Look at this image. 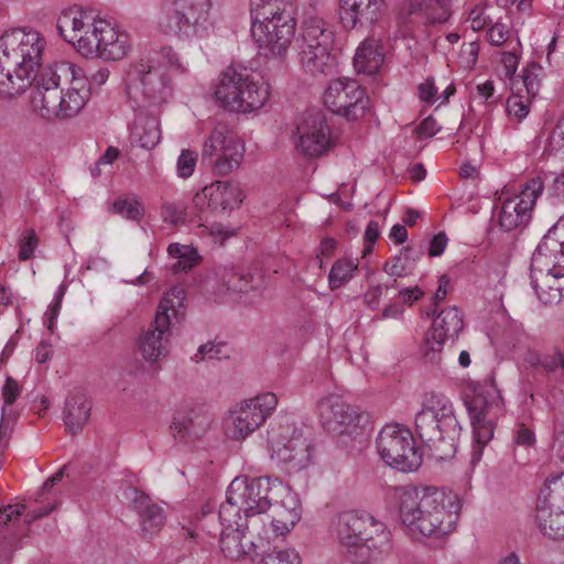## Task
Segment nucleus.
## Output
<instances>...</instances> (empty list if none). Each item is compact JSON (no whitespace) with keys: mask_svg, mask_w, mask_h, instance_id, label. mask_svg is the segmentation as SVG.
<instances>
[{"mask_svg":"<svg viewBox=\"0 0 564 564\" xmlns=\"http://www.w3.org/2000/svg\"><path fill=\"white\" fill-rule=\"evenodd\" d=\"M46 41L35 30L13 29L0 36V98L11 100L33 84L32 106L43 118L76 117L91 96L84 70L68 61L43 68Z\"/></svg>","mask_w":564,"mask_h":564,"instance_id":"f257e3e1","label":"nucleus"},{"mask_svg":"<svg viewBox=\"0 0 564 564\" xmlns=\"http://www.w3.org/2000/svg\"><path fill=\"white\" fill-rule=\"evenodd\" d=\"M400 522L412 534L440 539L454 530L459 501L436 487L402 486L394 489Z\"/></svg>","mask_w":564,"mask_h":564,"instance_id":"f03ea898","label":"nucleus"},{"mask_svg":"<svg viewBox=\"0 0 564 564\" xmlns=\"http://www.w3.org/2000/svg\"><path fill=\"white\" fill-rule=\"evenodd\" d=\"M285 486L270 477H237L226 494V501L220 505L218 518L230 522L232 518H242L250 523L254 533L261 535L259 522L264 523L260 516L267 513L273 501L280 498Z\"/></svg>","mask_w":564,"mask_h":564,"instance_id":"7ed1b4c3","label":"nucleus"},{"mask_svg":"<svg viewBox=\"0 0 564 564\" xmlns=\"http://www.w3.org/2000/svg\"><path fill=\"white\" fill-rule=\"evenodd\" d=\"M415 432L437 459L455 455L462 427L451 400L441 393H426L415 415Z\"/></svg>","mask_w":564,"mask_h":564,"instance_id":"20e7f679","label":"nucleus"},{"mask_svg":"<svg viewBox=\"0 0 564 564\" xmlns=\"http://www.w3.org/2000/svg\"><path fill=\"white\" fill-rule=\"evenodd\" d=\"M332 531L339 544L350 554L367 553L377 558L392 550V533L372 514L346 510L332 520Z\"/></svg>","mask_w":564,"mask_h":564,"instance_id":"39448f33","label":"nucleus"},{"mask_svg":"<svg viewBox=\"0 0 564 564\" xmlns=\"http://www.w3.org/2000/svg\"><path fill=\"white\" fill-rule=\"evenodd\" d=\"M269 97V85L257 80L241 66L223 70L214 89V98L221 108L241 113L260 109Z\"/></svg>","mask_w":564,"mask_h":564,"instance_id":"423d86ee","label":"nucleus"},{"mask_svg":"<svg viewBox=\"0 0 564 564\" xmlns=\"http://www.w3.org/2000/svg\"><path fill=\"white\" fill-rule=\"evenodd\" d=\"M183 289L172 288L161 300L153 322L140 333L137 347L145 361L155 364L169 355L172 318L183 314Z\"/></svg>","mask_w":564,"mask_h":564,"instance_id":"0eeeda50","label":"nucleus"},{"mask_svg":"<svg viewBox=\"0 0 564 564\" xmlns=\"http://www.w3.org/2000/svg\"><path fill=\"white\" fill-rule=\"evenodd\" d=\"M166 74L151 61L140 59L129 66L126 93L138 109L158 107L171 96Z\"/></svg>","mask_w":564,"mask_h":564,"instance_id":"6e6552de","label":"nucleus"},{"mask_svg":"<svg viewBox=\"0 0 564 564\" xmlns=\"http://www.w3.org/2000/svg\"><path fill=\"white\" fill-rule=\"evenodd\" d=\"M212 0H164L161 25L166 34L183 39L202 37L210 25Z\"/></svg>","mask_w":564,"mask_h":564,"instance_id":"1a4fd4ad","label":"nucleus"},{"mask_svg":"<svg viewBox=\"0 0 564 564\" xmlns=\"http://www.w3.org/2000/svg\"><path fill=\"white\" fill-rule=\"evenodd\" d=\"M334 37V30L324 19L311 17L303 22L300 61L306 73L315 76L332 69Z\"/></svg>","mask_w":564,"mask_h":564,"instance_id":"9d476101","label":"nucleus"},{"mask_svg":"<svg viewBox=\"0 0 564 564\" xmlns=\"http://www.w3.org/2000/svg\"><path fill=\"white\" fill-rule=\"evenodd\" d=\"M474 397L466 403L474 433L473 462L494 436L495 419L501 411L502 398L494 384H477Z\"/></svg>","mask_w":564,"mask_h":564,"instance_id":"9b49d317","label":"nucleus"},{"mask_svg":"<svg viewBox=\"0 0 564 564\" xmlns=\"http://www.w3.org/2000/svg\"><path fill=\"white\" fill-rule=\"evenodd\" d=\"M377 449L388 466L402 473L414 471L422 464V454L412 432L401 424H388L381 429L377 437Z\"/></svg>","mask_w":564,"mask_h":564,"instance_id":"f8f14e48","label":"nucleus"},{"mask_svg":"<svg viewBox=\"0 0 564 564\" xmlns=\"http://www.w3.org/2000/svg\"><path fill=\"white\" fill-rule=\"evenodd\" d=\"M102 19L93 11L73 7L64 10L57 21L58 33L85 57H94L98 51V37Z\"/></svg>","mask_w":564,"mask_h":564,"instance_id":"ddd939ff","label":"nucleus"},{"mask_svg":"<svg viewBox=\"0 0 564 564\" xmlns=\"http://www.w3.org/2000/svg\"><path fill=\"white\" fill-rule=\"evenodd\" d=\"M245 151V143L226 124L218 123L203 144L202 159L209 162L215 174L225 176L239 169Z\"/></svg>","mask_w":564,"mask_h":564,"instance_id":"4468645a","label":"nucleus"},{"mask_svg":"<svg viewBox=\"0 0 564 564\" xmlns=\"http://www.w3.org/2000/svg\"><path fill=\"white\" fill-rule=\"evenodd\" d=\"M296 21L292 15L268 19L264 22L251 23V37L265 57L283 61L293 42Z\"/></svg>","mask_w":564,"mask_h":564,"instance_id":"2eb2a0df","label":"nucleus"},{"mask_svg":"<svg viewBox=\"0 0 564 564\" xmlns=\"http://www.w3.org/2000/svg\"><path fill=\"white\" fill-rule=\"evenodd\" d=\"M278 404L273 393H263L247 400L226 420V433L234 440H245L259 429Z\"/></svg>","mask_w":564,"mask_h":564,"instance_id":"dca6fc26","label":"nucleus"},{"mask_svg":"<svg viewBox=\"0 0 564 564\" xmlns=\"http://www.w3.org/2000/svg\"><path fill=\"white\" fill-rule=\"evenodd\" d=\"M295 149L308 158H318L328 153L335 145L330 126L321 110H308L296 128Z\"/></svg>","mask_w":564,"mask_h":564,"instance_id":"f3484780","label":"nucleus"},{"mask_svg":"<svg viewBox=\"0 0 564 564\" xmlns=\"http://www.w3.org/2000/svg\"><path fill=\"white\" fill-rule=\"evenodd\" d=\"M324 104L332 112L356 120L365 116L369 98L356 80L345 78L328 85L324 93Z\"/></svg>","mask_w":564,"mask_h":564,"instance_id":"a211bd4d","label":"nucleus"},{"mask_svg":"<svg viewBox=\"0 0 564 564\" xmlns=\"http://www.w3.org/2000/svg\"><path fill=\"white\" fill-rule=\"evenodd\" d=\"M531 286L544 304L557 303L564 291V249L556 247L542 264L531 270Z\"/></svg>","mask_w":564,"mask_h":564,"instance_id":"6ab92c4d","label":"nucleus"},{"mask_svg":"<svg viewBox=\"0 0 564 564\" xmlns=\"http://www.w3.org/2000/svg\"><path fill=\"white\" fill-rule=\"evenodd\" d=\"M543 188L541 177H534L525 184L519 195L506 199L500 207L499 226L506 231L523 229L531 219L532 207Z\"/></svg>","mask_w":564,"mask_h":564,"instance_id":"aec40b11","label":"nucleus"},{"mask_svg":"<svg viewBox=\"0 0 564 564\" xmlns=\"http://www.w3.org/2000/svg\"><path fill=\"white\" fill-rule=\"evenodd\" d=\"M323 426L335 434L355 436L358 434L360 414L355 406L338 394H328L317 402Z\"/></svg>","mask_w":564,"mask_h":564,"instance_id":"412c9836","label":"nucleus"},{"mask_svg":"<svg viewBox=\"0 0 564 564\" xmlns=\"http://www.w3.org/2000/svg\"><path fill=\"white\" fill-rule=\"evenodd\" d=\"M463 328V314L456 306L441 311L433 319L432 330L425 336L422 346L424 359L438 364L444 343L457 338Z\"/></svg>","mask_w":564,"mask_h":564,"instance_id":"4be33fe9","label":"nucleus"},{"mask_svg":"<svg viewBox=\"0 0 564 564\" xmlns=\"http://www.w3.org/2000/svg\"><path fill=\"white\" fill-rule=\"evenodd\" d=\"M213 422V413L203 404L184 406L173 417L174 435L184 442L202 437Z\"/></svg>","mask_w":564,"mask_h":564,"instance_id":"5701e85b","label":"nucleus"},{"mask_svg":"<svg viewBox=\"0 0 564 564\" xmlns=\"http://www.w3.org/2000/svg\"><path fill=\"white\" fill-rule=\"evenodd\" d=\"M219 521L223 527L219 543L224 555L230 560L250 555L254 544L247 539L246 532H254L252 525L242 518H232L230 522L220 519Z\"/></svg>","mask_w":564,"mask_h":564,"instance_id":"b1692460","label":"nucleus"},{"mask_svg":"<svg viewBox=\"0 0 564 564\" xmlns=\"http://www.w3.org/2000/svg\"><path fill=\"white\" fill-rule=\"evenodd\" d=\"M207 200L212 210L226 212L238 207L243 195L240 185L234 181H217L203 188L194 198L196 205Z\"/></svg>","mask_w":564,"mask_h":564,"instance_id":"393cba45","label":"nucleus"},{"mask_svg":"<svg viewBox=\"0 0 564 564\" xmlns=\"http://www.w3.org/2000/svg\"><path fill=\"white\" fill-rule=\"evenodd\" d=\"M270 509L272 513L267 516V519L278 535L290 532L301 519L300 501L286 486L285 491H280V498L272 502Z\"/></svg>","mask_w":564,"mask_h":564,"instance_id":"a878e982","label":"nucleus"},{"mask_svg":"<svg viewBox=\"0 0 564 564\" xmlns=\"http://www.w3.org/2000/svg\"><path fill=\"white\" fill-rule=\"evenodd\" d=\"M384 0H340L339 20L347 30L372 24L378 20Z\"/></svg>","mask_w":564,"mask_h":564,"instance_id":"bb28decb","label":"nucleus"},{"mask_svg":"<svg viewBox=\"0 0 564 564\" xmlns=\"http://www.w3.org/2000/svg\"><path fill=\"white\" fill-rule=\"evenodd\" d=\"M312 444L302 436H294L286 443L273 445L272 457L278 462L289 465L291 471H300L312 463Z\"/></svg>","mask_w":564,"mask_h":564,"instance_id":"cd10ccee","label":"nucleus"},{"mask_svg":"<svg viewBox=\"0 0 564 564\" xmlns=\"http://www.w3.org/2000/svg\"><path fill=\"white\" fill-rule=\"evenodd\" d=\"M131 47L126 32L118 31L110 22L100 23L97 57L106 61H119L127 56Z\"/></svg>","mask_w":564,"mask_h":564,"instance_id":"c85d7f7f","label":"nucleus"},{"mask_svg":"<svg viewBox=\"0 0 564 564\" xmlns=\"http://www.w3.org/2000/svg\"><path fill=\"white\" fill-rule=\"evenodd\" d=\"M128 495L133 510L139 514L142 532L152 535L160 531L165 521L163 509L135 488L130 489Z\"/></svg>","mask_w":564,"mask_h":564,"instance_id":"c756f323","label":"nucleus"},{"mask_svg":"<svg viewBox=\"0 0 564 564\" xmlns=\"http://www.w3.org/2000/svg\"><path fill=\"white\" fill-rule=\"evenodd\" d=\"M384 62L383 48L375 37L364 40L358 46L354 66L358 73L373 75L379 72Z\"/></svg>","mask_w":564,"mask_h":564,"instance_id":"7c9ffc66","label":"nucleus"},{"mask_svg":"<svg viewBox=\"0 0 564 564\" xmlns=\"http://www.w3.org/2000/svg\"><path fill=\"white\" fill-rule=\"evenodd\" d=\"M452 0H406L408 14L417 15L425 23H444L451 17Z\"/></svg>","mask_w":564,"mask_h":564,"instance_id":"2f4dec72","label":"nucleus"},{"mask_svg":"<svg viewBox=\"0 0 564 564\" xmlns=\"http://www.w3.org/2000/svg\"><path fill=\"white\" fill-rule=\"evenodd\" d=\"M133 140L148 150L155 148L161 140L160 121L156 116L139 112L131 130Z\"/></svg>","mask_w":564,"mask_h":564,"instance_id":"473e14b6","label":"nucleus"},{"mask_svg":"<svg viewBox=\"0 0 564 564\" xmlns=\"http://www.w3.org/2000/svg\"><path fill=\"white\" fill-rule=\"evenodd\" d=\"M292 0H250L249 13L251 23L264 22L268 19L292 15Z\"/></svg>","mask_w":564,"mask_h":564,"instance_id":"72a5a7b5","label":"nucleus"},{"mask_svg":"<svg viewBox=\"0 0 564 564\" xmlns=\"http://www.w3.org/2000/svg\"><path fill=\"white\" fill-rule=\"evenodd\" d=\"M90 403L83 395H73L66 400L64 410V423L66 430L77 434L90 415Z\"/></svg>","mask_w":564,"mask_h":564,"instance_id":"f704fd0d","label":"nucleus"},{"mask_svg":"<svg viewBox=\"0 0 564 564\" xmlns=\"http://www.w3.org/2000/svg\"><path fill=\"white\" fill-rule=\"evenodd\" d=\"M542 508L564 510V473L546 479L536 502V510Z\"/></svg>","mask_w":564,"mask_h":564,"instance_id":"c9c22d12","label":"nucleus"},{"mask_svg":"<svg viewBox=\"0 0 564 564\" xmlns=\"http://www.w3.org/2000/svg\"><path fill=\"white\" fill-rule=\"evenodd\" d=\"M556 247L564 249V218L552 226L536 247L532 257V271L542 264L547 256Z\"/></svg>","mask_w":564,"mask_h":564,"instance_id":"e433bc0d","label":"nucleus"},{"mask_svg":"<svg viewBox=\"0 0 564 564\" xmlns=\"http://www.w3.org/2000/svg\"><path fill=\"white\" fill-rule=\"evenodd\" d=\"M220 282V292L245 294L253 289L252 276L234 268H223L217 272Z\"/></svg>","mask_w":564,"mask_h":564,"instance_id":"4c0bfd02","label":"nucleus"},{"mask_svg":"<svg viewBox=\"0 0 564 564\" xmlns=\"http://www.w3.org/2000/svg\"><path fill=\"white\" fill-rule=\"evenodd\" d=\"M541 533L552 540L564 539V510H536L535 516Z\"/></svg>","mask_w":564,"mask_h":564,"instance_id":"58836bf2","label":"nucleus"},{"mask_svg":"<svg viewBox=\"0 0 564 564\" xmlns=\"http://www.w3.org/2000/svg\"><path fill=\"white\" fill-rule=\"evenodd\" d=\"M167 252L176 260L172 264V270L174 272H187L192 270L200 259L197 250L186 245L171 243L167 248Z\"/></svg>","mask_w":564,"mask_h":564,"instance_id":"ea45409f","label":"nucleus"},{"mask_svg":"<svg viewBox=\"0 0 564 564\" xmlns=\"http://www.w3.org/2000/svg\"><path fill=\"white\" fill-rule=\"evenodd\" d=\"M357 270L358 263L352 259L341 258L335 261L328 274L329 289L337 290L345 285Z\"/></svg>","mask_w":564,"mask_h":564,"instance_id":"a19ab883","label":"nucleus"},{"mask_svg":"<svg viewBox=\"0 0 564 564\" xmlns=\"http://www.w3.org/2000/svg\"><path fill=\"white\" fill-rule=\"evenodd\" d=\"M412 253L413 250L411 247H404L401 249L399 254L384 264V272L391 276L398 278L408 275L413 270L415 263V258Z\"/></svg>","mask_w":564,"mask_h":564,"instance_id":"79ce46f5","label":"nucleus"},{"mask_svg":"<svg viewBox=\"0 0 564 564\" xmlns=\"http://www.w3.org/2000/svg\"><path fill=\"white\" fill-rule=\"evenodd\" d=\"M258 564H302V557L294 547H274L262 554Z\"/></svg>","mask_w":564,"mask_h":564,"instance_id":"37998d69","label":"nucleus"},{"mask_svg":"<svg viewBox=\"0 0 564 564\" xmlns=\"http://www.w3.org/2000/svg\"><path fill=\"white\" fill-rule=\"evenodd\" d=\"M111 212L130 220H140L143 207L137 199L119 198L112 203Z\"/></svg>","mask_w":564,"mask_h":564,"instance_id":"c03bdc74","label":"nucleus"},{"mask_svg":"<svg viewBox=\"0 0 564 564\" xmlns=\"http://www.w3.org/2000/svg\"><path fill=\"white\" fill-rule=\"evenodd\" d=\"M39 240L35 234V230L29 228L23 231L21 238L19 239V254L18 258L20 261H26L33 257L34 250L37 247Z\"/></svg>","mask_w":564,"mask_h":564,"instance_id":"a18cd8bd","label":"nucleus"},{"mask_svg":"<svg viewBox=\"0 0 564 564\" xmlns=\"http://www.w3.org/2000/svg\"><path fill=\"white\" fill-rule=\"evenodd\" d=\"M161 217L171 225L182 224L186 218V208L182 203H165L161 208Z\"/></svg>","mask_w":564,"mask_h":564,"instance_id":"49530a36","label":"nucleus"},{"mask_svg":"<svg viewBox=\"0 0 564 564\" xmlns=\"http://www.w3.org/2000/svg\"><path fill=\"white\" fill-rule=\"evenodd\" d=\"M541 67L532 63L527 68L523 69L520 78L525 87V90L530 97H535L540 89V78L538 72Z\"/></svg>","mask_w":564,"mask_h":564,"instance_id":"de8ad7c7","label":"nucleus"},{"mask_svg":"<svg viewBox=\"0 0 564 564\" xmlns=\"http://www.w3.org/2000/svg\"><path fill=\"white\" fill-rule=\"evenodd\" d=\"M196 163L197 153L188 149L183 150L176 162L177 175L182 178L189 177L194 173Z\"/></svg>","mask_w":564,"mask_h":564,"instance_id":"09e8293b","label":"nucleus"},{"mask_svg":"<svg viewBox=\"0 0 564 564\" xmlns=\"http://www.w3.org/2000/svg\"><path fill=\"white\" fill-rule=\"evenodd\" d=\"M507 112L510 118L520 122L529 115L530 104L520 96H511L507 100Z\"/></svg>","mask_w":564,"mask_h":564,"instance_id":"8fccbe9b","label":"nucleus"},{"mask_svg":"<svg viewBox=\"0 0 564 564\" xmlns=\"http://www.w3.org/2000/svg\"><path fill=\"white\" fill-rule=\"evenodd\" d=\"M21 393L19 383L12 378L8 377L2 388L3 406L1 409L2 416L6 414L7 406L13 404Z\"/></svg>","mask_w":564,"mask_h":564,"instance_id":"3c124183","label":"nucleus"},{"mask_svg":"<svg viewBox=\"0 0 564 564\" xmlns=\"http://www.w3.org/2000/svg\"><path fill=\"white\" fill-rule=\"evenodd\" d=\"M473 31H480L490 23V18L485 12V7L478 4L473 8L466 20Z\"/></svg>","mask_w":564,"mask_h":564,"instance_id":"603ef678","label":"nucleus"},{"mask_svg":"<svg viewBox=\"0 0 564 564\" xmlns=\"http://www.w3.org/2000/svg\"><path fill=\"white\" fill-rule=\"evenodd\" d=\"M380 236V228L379 224L376 220H370L367 225V228L365 230L364 240H365V247L362 250V256L366 257L367 254L371 253L373 250V245L378 240Z\"/></svg>","mask_w":564,"mask_h":564,"instance_id":"864d4df0","label":"nucleus"},{"mask_svg":"<svg viewBox=\"0 0 564 564\" xmlns=\"http://www.w3.org/2000/svg\"><path fill=\"white\" fill-rule=\"evenodd\" d=\"M514 443L523 447H532L535 444L534 432L523 423L517 424L514 429Z\"/></svg>","mask_w":564,"mask_h":564,"instance_id":"5fc2aeb1","label":"nucleus"},{"mask_svg":"<svg viewBox=\"0 0 564 564\" xmlns=\"http://www.w3.org/2000/svg\"><path fill=\"white\" fill-rule=\"evenodd\" d=\"M25 510V506L22 503L9 505L0 508V525H7L10 522L19 520Z\"/></svg>","mask_w":564,"mask_h":564,"instance_id":"6e6d98bb","label":"nucleus"},{"mask_svg":"<svg viewBox=\"0 0 564 564\" xmlns=\"http://www.w3.org/2000/svg\"><path fill=\"white\" fill-rule=\"evenodd\" d=\"M223 347H224L223 344H217V345H215L213 343L204 344L198 348L197 352L193 357V360L195 362H200L207 358L208 359L218 358L221 352Z\"/></svg>","mask_w":564,"mask_h":564,"instance_id":"4d7b16f0","label":"nucleus"},{"mask_svg":"<svg viewBox=\"0 0 564 564\" xmlns=\"http://www.w3.org/2000/svg\"><path fill=\"white\" fill-rule=\"evenodd\" d=\"M508 36L509 30L502 23H495L487 32L488 41L495 46L502 45L507 41Z\"/></svg>","mask_w":564,"mask_h":564,"instance_id":"13d9d810","label":"nucleus"},{"mask_svg":"<svg viewBox=\"0 0 564 564\" xmlns=\"http://www.w3.org/2000/svg\"><path fill=\"white\" fill-rule=\"evenodd\" d=\"M441 130L436 120L430 116L425 118L415 129V132L420 139H426L435 135Z\"/></svg>","mask_w":564,"mask_h":564,"instance_id":"bf43d9fd","label":"nucleus"},{"mask_svg":"<svg viewBox=\"0 0 564 564\" xmlns=\"http://www.w3.org/2000/svg\"><path fill=\"white\" fill-rule=\"evenodd\" d=\"M161 55L163 57L164 61H166V63L175 70L180 72V73H185L186 72V66H184L181 61H180V57L177 55V53L172 48V47H163L162 51H161Z\"/></svg>","mask_w":564,"mask_h":564,"instance_id":"052dcab7","label":"nucleus"},{"mask_svg":"<svg viewBox=\"0 0 564 564\" xmlns=\"http://www.w3.org/2000/svg\"><path fill=\"white\" fill-rule=\"evenodd\" d=\"M446 245H447V237H446L445 232H438L430 241L429 254L431 257L441 256L444 252Z\"/></svg>","mask_w":564,"mask_h":564,"instance_id":"680f3d73","label":"nucleus"},{"mask_svg":"<svg viewBox=\"0 0 564 564\" xmlns=\"http://www.w3.org/2000/svg\"><path fill=\"white\" fill-rule=\"evenodd\" d=\"M563 362V354L560 351H555L552 355H545L542 357L541 366L547 372H553L556 369L561 368V364Z\"/></svg>","mask_w":564,"mask_h":564,"instance_id":"e2e57ef3","label":"nucleus"},{"mask_svg":"<svg viewBox=\"0 0 564 564\" xmlns=\"http://www.w3.org/2000/svg\"><path fill=\"white\" fill-rule=\"evenodd\" d=\"M436 88L431 80H426L419 86L420 99L425 102H433L435 100Z\"/></svg>","mask_w":564,"mask_h":564,"instance_id":"0e129e2a","label":"nucleus"},{"mask_svg":"<svg viewBox=\"0 0 564 564\" xmlns=\"http://www.w3.org/2000/svg\"><path fill=\"white\" fill-rule=\"evenodd\" d=\"M502 63L505 66V75L507 77H512L516 74L517 67H518V57L513 53H505L502 55Z\"/></svg>","mask_w":564,"mask_h":564,"instance_id":"69168bd1","label":"nucleus"},{"mask_svg":"<svg viewBox=\"0 0 564 564\" xmlns=\"http://www.w3.org/2000/svg\"><path fill=\"white\" fill-rule=\"evenodd\" d=\"M423 291L419 286L402 289L399 292L400 297L404 303L412 304L413 302L420 300L423 296Z\"/></svg>","mask_w":564,"mask_h":564,"instance_id":"338daca9","label":"nucleus"},{"mask_svg":"<svg viewBox=\"0 0 564 564\" xmlns=\"http://www.w3.org/2000/svg\"><path fill=\"white\" fill-rule=\"evenodd\" d=\"M389 237L394 243L401 245L408 239V230L405 226L397 224L391 228Z\"/></svg>","mask_w":564,"mask_h":564,"instance_id":"774afa93","label":"nucleus"}]
</instances>
